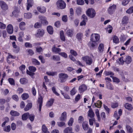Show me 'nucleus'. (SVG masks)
<instances>
[{"label":"nucleus","instance_id":"obj_2","mask_svg":"<svg viewBox=\"0 0 133 133\" xmlns=\"http://www.w3.org/2000/svg\"><path fill=\"white\" fill-rule=\"evenodd\" d=\"M86 13L87 15L91 18L94 17L96 14V12L95 10L92 8L88 9L86 11Z\"/></svg>","mask_w":133,"mask_h":133},{"label":"nucleus","instance_id":"obj_44","mask_svg":"<svg viewBox=\"0 0 133 133\" xmlns=\"http://www.w3.org/2000/svg\"><path fill=\"white\" fill-rule=\"evenodd\" d=\"M43 98L42 96H40L39 97L38 100V103L39 104V105H42Z\"/></svg>","mask_w":133,"mask_h":133},{"label":"nucleus","instance_id":"obj_10","mask_svg":"<svg viewBox=\"0 0 133 133\" xmlns=\"http://www.w3.org/2000/svg\"><path fill=\"white\" fill-rule=\"evenodd\" d=\"M116 5H113L110 6L108 9V12L110 14H112L115 11L116 9Z\"/></svg>","mask_w":133,"mask_h":133},{"label":"nucleus","instance_id":"obj_46","mask_svg":"<svg viewBox=\"0 0 133 133\" xmlns=\"http://www.w3.org/2000/svg\"><path fill=\"white\" fill-rule=\"evenodd\" d=\"M35 117V116L34 114H30L29 113L28 118L29 119L31 122H33L34 121Z\"/></svg>","mask_w":133,"mask_h":133},{"label":"nucleus","instance_id":"obj_27","mask_svg":"<svg viewBox=\"0 0 133 133\" xmlns=\"http://www.w3.org/2000/svg\"><path fill=\"white\" fill-rule=\"evenodd\" d=\"M102 103L101 101L98 100L96 103H95L94 104L96 107L101 108L102 107Z\"/></svg>","mask_w":133,"mask_h":133},{"label":"nucleus","instance_id":"obj_61","mask_svg":"<svg viewBox=\"0 0 133 133\" xmlns=\"http://www.w3.org/2000/svg\"><path fill=\"white\" fill-rule=\"evenodd\" d=\"M59 54L65 58H66L68 57L67 54L65 52H61L59 53Z\"/></svg>","mask_w":133,"mask_h":133},{"label":"nucleus","instance_id":"obj_38","mask_svg":"<svg viewBox=\"0 0 133 133\" xmlns=\"http://www.w3.org/2000/svg\"><path fill=\"white\" fill-rule=\"evenodd\" d=\"M8 81L11 85H15V81L13 78H9L8 79Z\"/></svg>","mask_w":133,"mask_h":133},{"label":"nucleus","instance_id":"obj_24","mask_svg":"<svg viewBox=\"0 0 133 133\" xmlns=\"http://www.w3.org/2000/svg\"><path fill=\"white\" fill-rule=\"evenodd\" d=\"M10 114L12 116L14 117L18 116L20 115V114L19 112L13 110L11 111Z\"/></svg>","mask_w":133,"mask_h":133},{"label":"nucleus","instance_id":"obj_23","mask_svg":"<svg viewBox=\"0 0 133 133\" xmlns=\"http://www.w3.org/2000/svg\"><path fill=\"white\" fill-rule=\"evenodd\" d=\"M52 51L56 54L59 53L61 51V49L58 48H56L54 45L52 48Z\"/></svg>","mask_w":133,"mask_h":133},{"label":"nucleus","instance_id":"obj_40","mask_svg":"<svg viewBox=\"0 0 133 133\" xmlns=\"http://www.w3.org/2000/svg\"><path fill=\"white\" fill-rule=\"evenodd\" d=\"M57 72L56 71L55 72H50L47 71L46 72V74L49 76H54L55 75H57Z\"/></svg>","mask_w":133,"mask_h":133},{"label":"nucleus","instance_id":"obj_16","mask_svg":"<svg viewBox=\"0 0 133 133\" xmlns=\"http://www.w3.org/2000/svg\"><path fill=\"white\" fill-rule=\"evenodd\" d=\"M54 101V98H50L47 102L46 104V106L48 107H50L53 105Z\"/></svg>","mask_w":133,"mask_h":133},{"label":"nucleus","instance_id":"obj_51","mask_svg":"<svg viewBox=\"0 0 133 133\" xmlns=\"http://www.w3.org/2000/svg\"><path fill=\"white\" fill-rule=\"evenodd\" d=\"M52 59L54 60L59 61L60 60V58L58 56L53 55L52 57Z\"/></svg>","mask_w":133,"mask_h":133},{"label":"nucleus","instance_id":"obj_32","mask_svg":"<svg viewBox=\"0 0 133 133\" xmlns=\"http://www.w3.org/2000/svg\"><path fill=\"white\" fill-rule=\"evenodd\" d=\"M25 23L23 22H21L19 24V27L20 29L22 30H24L25 29Z\"/></svg>","mask_w":133,"mask_h":133},{"label":"nucleus","instance_id":"obj_37","mask_svg":"<svg viewBox=\"0 0 133 133\" xmlns=\"http://www.w3.org/2000/svg\"><path fill=\"white\" fill-rule=\"evenodd\" d=\"M20 82L21 83L24 84L28 82V80L26 78H21L20 79Z\"/></svg>","mask_w":133,"mask_h":133},{"label":"nucleus","instance_id":"obj_52","mask_svg":"<svg viewBox=\"0 0 133 133\" xmlns=\"http://www.w3.org/2000/svg\"><path fill=\"white\" fill-rule=\"evenodd\" d=\"M106 87L108 89L110 90H113L114 89L112 85L109 83L107 84Z\"/></svg>","mask_w":133,"mask_h":133},{"label":"nucleus","instance_id":"obj_41","mask_svg":"<svg viewBox=\"0 0 133 133\" xmlns=\"http://www.w3.org/2000/svg\"><path fill=\"white\" fill-rule=\"evenodd\" d=\"M8 55L6 57V59L7 61H8V59H9L11 58L12 59H15L16 58L15 56H12L10 53H8Z\"/></svg>","mask_w":133,"mask_h":133},{"label":"nucleus","instance_id":"obj_39","mask_svg":"<svg viewBox=\"0 0 133 133\" xmlns=\"http://www.w3.org/2000/svg\"><path fill=\"white\" fill-rule=\"evenodd\" d=\"M24 17L25 18L29 19L31 18L32 16V14L29 12L25 13L24 14Z\"/></svg>","mask_w":133,"mask_h":133},{"label":"nucleus","instance_id":"obj_59","mask_svg":"<svg viewBox=\"0 0 133 133\" xmlns=\"http://www.w3.org/2000/svg\"><path fill=\"white\" fill-rule=\"evenodd\" d=\"M77 4L78 5H82L84 4L83 0H77Z\"/></svg>","mask_w":133,"mask_h":133},{"label":"nucleus","instance_id":"obj_21","mask_svg":"<svg viewBox=\"0 0 133 133\" xmlns=\"http://www.w3.org/2000/svg\"><path fill=\"white\" fill-rule=\"evenodd\" d=\"M29 113L28 112L24 113L22 116V119L23 121H26L28 118Z\"/></svg>","mask_w":133,"mask_h":133},{"label":"nucleus","instance_id":"obj_62","mask_svg":"<svg viewBox=\"0 0 133 133\" xmlns=\"http://www.w3.org/2000/svg\"><path fill=\"white\" fill-rule=\"evenodd\" d=\"M39 59L41 61V62L42 63H44L45 62V60L43 56L40 55L38 57Z\"/></svg>","mask_w":133,"mask_h":133},{"label":"nucleus","instance_id":"obj_6","mask_svg":"<svg viewBox=\"0 0 133 133\" xmlns=\"http://www.w3.org/2000/svg\"><path fill=\"white\" fill-rule=\"evenodd\" d=\"M45 33L44 30L42 29H39L37 31V33L35 34V36L39 38L42 37Z\"/></svg>","mask_w":133,"mask_h":133},{"label":"nucleus","instance_id":"obj_7","mask_svg":"<svg viewBox=\"0 0 133 133\" xmlns=\"http://www.w3.org/2000/svg\"><path fill=\"white\" fill-rule=\"evenodd\" d=\"M0 5L1 8L4 11H6L8 9V5L3 1H0Z\"/></svg>","mask_w":133,"mask_h":133},{"label":"nucleus","instance_id":"obj_36","mask_svg":"<svg viewBox=\"0 0 133 133\" xmlns=\"http://www.w3.org/2000/svg\"><path fill=\"white\" fill-rule=\"evenodd\" d=\"M21 97L23 100H25L29 98V96L28 94L24 93L22 95Z\"/></svg>","mask_w":133,"mask_h":133},{"label":"nucleus","instance_id":"obj_49","mask_svg":"<svg viewBox=\"0 0 133 133\" xmlns=\"http://www.w3.org/2000/svg\"><path fill=\"white\" fill-rule=\"evenodd\" d=\"M82 10L81 8H78L76 9V12L78 16L80 15L82 12Z\"/></svg>","mask_w":133,"mask_h":133},{"label":"nucleus","instance_id":"obj_33","mask_svg":"<svg viewBox=\"0 0 133 133\" xmlns=\"http://www.w3.org/2000/svg\"><path fill=\"white\" fill-rule=\"evenodd\" d=\"M72 127H68L66 128L64 130V133H69L71 132L72 131Z\"/></svg>","mask_w":133,"mask_h":133},{"label":"nucleus","instance_id":"obj_34","mask_svg":"<svg viewBox=\"0 0 133 133\" xmlns=\"http://www.w3.org/2000/svg\"><path fill=\"white\" fill-rule=\"evenodd\" d=\"M88 115L89 117L91 118H93L94 117V114L91 109H89L88 114Z\"/></svg>","mask_w":133,"mask_h":133},{"label":"nucleus","instance_id":"obj_5","mask_svg":"<svg viewBox=\"0 0 133 133\" xmlns=\"http://www.w3.org/2000/svg\"><path fill=\"white\" fill-rule=\"evenodd\" d=\"M56 4L58 8L61 9H63L66 7V4L62 0H58L56 2Z\"/></svg>","mask_w":133,"mask_h":133},{"label":"nucleus","instance_id":"obj_1","mask_svg":"<svg viewBox=\"0 0 133 133\" xmlns=\"http://www.w3.org/2000/svg\"><path fill=\"white\" fill-rule=\"evenodd\" d=\"M59 80L61 83L65 82L69 77L68 75L66 74L61 73L58 74Z\"/></svg>","mask_w":133,"mask_h":133},{"label":"nucleus","instance_id":"obj_28","mask_svg":"<svg viewBox=\"0 0 133 133\" xmlns=\"http://www.w3.org/2000/svg\"><path fill=\"white\" fill-rule=\"evenodd\" d=\"M104 49V44L103 43H100L98 46L99 52L101 53L103 52Z\"/></svg>","mask_w":133,"mask_h":133},{"label":"nucleus","instance_id":"obj_47","mask_svg":"<svg viewBox=\"0 0 133 133\" xmlns=\"http://www.w3.org/2000/svg\"><path fill=\"white\" fill-rule=\"evenodd\" d=\"M74 122V118L72 117H71L68 122V125L70 127L72 126Z\"/></svg>","mask_w":133,"mask_h":133},{"label":"nucleus","instance_id":"obj_50","mask_svg":"<svg viewBox=\"0 0 133 133\" xmlns=\"http://www.w3.org/2000/svg\"><path fill=\"white\" fill-rule=\"evenodd\" d=\"M4 131L6 132L10 131L11 128L10 126L8 125L6 126L5 127L3 128Z\"/></svg>","mask_w":133,"mask_h":133},{"label":"nucleus","instance_id":"obj_55","mask_svg":"<svg viewBox=\"0 0 133 133\" xmlns=\"http://www.w3.org/2000/svg\"><path fill=\"white\" fill-rule=\"evenodd\" d=\"M52 90L53 92L56 95L58 96H59V94L57 92L56 90V88L54 87H52Z\"/></svg>","mask_w":133,"mask_h":133},{"label":"nucleus","instance_id":"obj_30","mask_svg":"<svg viewBox=\"0 0 133 133\" xmlns=\"http://www.w3.org/2000/svg\"><path fill=\"white\" fill-rule=\"evenodd\" d=\"M127 133H132L133 129L132 128L130 125H127L126 126Z\"/></svg>","mask_w":133,"mask_h":133},{"label":"nucleus","instance_id":"obj_64","mask_svg":"<svg viewBox=\"0 0 133 133\" xmlns=\"http://www.w3.org/2000/svg\"><path fill=\"white\" fill-rule=\"evenodd\" d=\"M75 87L73 88L70 91V94L71 96L74 95L76 93Z\"/></svg>","mask_w":133,"mask_h":133},{"label":"nucleus","instance_id":"obj_11","mask_svg":"<svg viewBox=\"0 0 133 133\" xmlns=\"http://www.w3.org/2000/svg\"><path fill=\"white\" fill-rule=\"evenodd\" d=\"M87 86L85 84H83L80 85L79 88V90L80 93H83L87 89Z\"/></svg>","mask_w":133,"mask_h":133},{"label":"nucleus","instance_id":"obj_57","mask_svg":"<svg viewBox=\"0 0 133 133\" xmlns=\"http://www.w3.org/2000/svg\"><path fill=\"white\" fill-rule=\"evenodd\" d=\"M84 120V118L82 116H79L78 119V122L79 123H83Z\"/></svg>","mask_w":133,"mask_h":133},{"label":"nucleus","instance_id":"obj_26","mask_svg":"<svg viewBox=\"0 0 133 133\" xmlns=\"http://www.w3.org/2000/svg\"><path fill=\"white\" fill-rule=\"evenodd\" d=\"M32 105L31 103H28L24 108V111H27L30 109L32 108Z\"/></svg>","mask_w":133,"mask_h":133},{"label":"nucleus","instance_id":"obj_13","mask_svg":"<svg viewBox=\"0 0 133 133\" xmlns=\"http://www.w3.org/2000/svg\"><path fill=\"white\" fill-rule=\"evenodd\" d=\"M83 35V34L81 32L78 33L76 35V38H77L78 41L81 43L82 42V39Z\"/></svg>","mask_w":133,"mask_h":133},{"label":"nucleus","instance_id":"obj_14","mask_svg":"<svg viewBox=\"0 0 133 133\" xmlns=\"http://www.w3.org/2000/svg\"><path fill=\"white\" fill-rule=\"evenodd\" d=\"M7 31L9 34H12L13 32V28L11 24H9L7 27Z\"/></svg>","mask_w":133,"mask_h":133},{"label":"nucleus","instance_id":"obj_63","mask_svg":"<svg viewBox=\"0 0 133 133\" xmlns=\"http://www.w3.org/2000/svg\"><path fill=\"white\" fill-rule=\"evenodd\" d=\"M26 51L28 54L30 56H32L34 54L33 51L31 49H28L26 50Z\"/></svg>","mask_w":133,"mask_h":133},{"label":"nucleus","instance_id":"obj_48","mask_svg":"<svg viewBox=\"0 0 133 133\" xmlns=\"http://www.w3.org/2000/svg\"><path fill=\"white\" fill-rule=\"evenodd\" d=\"M29 71L32 72H35L36 70V68L35 67L33 66H30L29 67Z\"/></svg>","mask_w":133,"mask_h":133},{"label":"nucleus","instance_id":"obj_19","mask_svg":"<svg viewBox=\"0 0 133 133\" xmlns=\"http://www.w3.org/2000/svg\"><path fill=\"white\" fill-rule=\"evenodd\" d=\"M19 11L18 10V8L16 7L15 8V10L12 12L13 15L16 17H18L19 15Z\"/></svg>","mask_w":133,"mask_h":133},{"label":"nucleus","instance_id":"obj_45","mask_svg":"<svg viewBox=\"0 0 133 133\" xmlns=\"http://www.w3.org/2000/svg\"><path fill=\"white\" fill-rule=\"evenodd\" d=\"M110 77L112 79L114 82L117 83H118L120 82V80L117 77L113 76H110Z\"/></svg>","mask_w":133,"mask_h":133},{"label":"nucleus","instance_id":"obj_22","mask_svg":"<svg viewBox=\"0 0 133 133\" xmlns=\"http://www.w3.org/2000/svg\"><path fill=\"white\" fill-rule=\"evenodd\" d=\"M47 30L48 33L50 35H52L54 32L53 28L51 26H48L47 27Z\"/></svg>","mask_w":133,"mask_h":133},{"label":"nucleus","instance_id":"obj_53","mask_svg":"<svg viewBox=\"0 0 133 133\" xmlns=\"http://www.w3.org/2000/svg\"><path fill=\"white\" fill-rule=\"evenodd\" d=\"M105 75L106 76L111 75V76H113L114 75V74L112 72L110 71H106L105 72Z\"/></svg>","mask_w":133,"mask_h":133},{"label":"nucleus","instance_id":"obj_3","mask_svg":"<svg viewBox=\"0 0 133 133\" xmlns=\"http://www.w3.org/2000/svg\"><path fill=\"white\" fill-rule=\"evenodd\" d=\"M100 38V35L97 34H92L91 35L90 40L91 41L98 42Z\"/></svg>","mask_w":133,"mask_h":133},{"label":"nucleus","instance_id":"obj_60","mask_svg":"<svg viewBox=\"0 0 133 133\" xmlns=\"http://www.w3.org/2000/svg\"><path fill=\"white\" fill-rule=\"evenodd\" d=\"M118 102H115L112 103L111 106V108H115L118 106Z\"/></svg>","mask_w":133,"mask_h":133},{"label":"nucleus","instance_id":"obj_29","mask_svg":"<svg viewBox=\"0 0 133 133\" xmlns=\"http://www.w3.org/2000/svg\"><path fill=\"white\" fill-rule=\"evenodd\" d=\"M66 34L68 37H72L73 35V30L72 29H69L66 32Z\"/></svg>","mask_w":133,"mask_h":133},{"label":"nucleus","instance_id":"obj_31","mask_svg":"<svg viewBox=\"0 0 133 133\" xmlns=\"http://www.w3.org/2000/svg\"><path fill=\"white\" fill-rule=\"evenodd\" d=\"M42 130L43 133H49V132L48 131L47 128L44 124L42 125Z\"/></svg>","mask_w":133,"mask_h":133},{"label":"nucleus","instance_id":"obj_15","mask_svg":"<svg viewBox=\"0 0 133 133\" xmlns=\"http://www.w3.org/2000/svg\"><path fill=\"white\" fill-rule=\"evenodd\" d=\"M82 127L84 130L85 131L87 130L89 128L88 122L86 121L83 122L82 123Z\"/></svg>","mask_w":133,"mask_h":133},{"label":"nucleus","instance_id":"obj_43","mask_svg":"<svg viewBox=\"0 0 133 133\" xmlns=\"http://www.w3.org/2000/svg\"><path fill=\"white\" fill-rule=\"evenodd\" d=\"M114 43L116 44L118 43H119V39L117 36L116 35L114 36L113 38Z\"/></svg>","mask_w":133,"mask_h":133},{"label":"nucleus","instance_id":"obj_17","mask_svg":"<svg viewBox=\"0 0 133 133\" xmlns=\"http://www.w3.org/2000/svg\"><path fill=\"white\" fill-rule=\"evenodd\" d=\"M60 38L62 42H64L65 41V38L63 30H61L59 32Z\"/></svg>","mask_w":133,"mask_h":133},{"label":"nucleus","instance_id":"obj_8","mask_svg":"<svg viewBox=\"0 0 133 133\" xmlns=\"http://www.w3.org/2000/svg\"><path fill=\"white\" fill-rule=\"evenodd\" d=\"M124 62L127 64H128L131 62L132 59L131 57L129 56H124Z\"/></svg>","mask_w":133,"mask_h":133},{"label":"nucleus","instance_id":"obj_4","mask_svg":"<svg viewBox=\"0 0 133 133\" xmlns=\"http://www.w3.org/2000/svg\"><path fill=\"white\" fill-rule=\"evenodd\" d=\"M82 59L86 62V64L88 65H91L92 63V58L88 56H86L82 57Z\"/></svg>","mask_w":133,"mask_h":133},{"label":"nucleus","instance_id":"obj_56","mask_svg":"<svg viewBox=\"0 0 133 133\" xmlns=\"http://www.w3.org/2000/svg\"><path fill=\"white\" fill-rule=\"evenodd\" d=\"M12 98L15 101L17 102L19 100V98L18 96L17 95H14L12 96Z\"/></svg>","mask_w":133,"mask_h":133},{"label":"nucleus","instance_id":"obj_25","mask_svg":"<svg viewBox=\"0 0 133 133\" xmlns=\"http://www.w3.org/2000/svg\"><path fill=\"white\" fill-rule=\"evenodd\" d=\"M37 8L38 10L41 13H44L46 11V8L44 6H38Z\"/></svg>","mask_w":133,"mask_h":133},{"label":"nucleus","instance_id":"obj_20","mask_svg":"<svg viewBox=\"0 0 133 133\" xmlns=\"http://www.w3.org/2000/svg\"><path fill=\"white\" fill-rule=\"evenodd\" d=\"M125 108L128 110H131L133 108L132 105L128 103H126L124 105Z\"/></svg>","mask_w":133,"mask_h":133},{"label":"nucleus","instance_id":"obj_9","mask_svg":"<svg viewBox=\"0 0 133 133\" xmlns=\"http://www.w3.org/2000/svg\"><path fill=\"white\" fill-rule=\"evenodd\" d=\"M98 44L97 42H95L91 41L89 42L88 43V45L90 49H95L97 46Z\"/></svg>","mask_w":133,"mask_h":133},{"label":"nucleus","instance_id":"obj_58","mask_svg":"<svg viewBox=\"0 0 133 133\" xmlns=\"http://www.w3.org/2000/svg\"><path fill=\"white\" fill-rule=\"evenodd\" d=\"M70 18L71 19H72L73 18V16L74 15V12L73 9L72 8L70 9Z\"/></svg>","mask_w":133,"mask_h":133},{"label":"nucleus","instance_id":"obj_12","mask_svg":"<svg viewBox=\"0 0 133 133\" xmlns=\"http://www.w3.org/2000/svg\"><path fill=\"white\" fill-rule=\"evenodd\" d=\"M67 118V113L64 111L61 114V117L59 118V120L61 121H64L66 120Z\"/></svg>","mask_w":133,"mask_h":133},{"label":"nucleus","instance_id":"obj_35","mask_svg":"<svg viewBox=\"0 0 133 133\" xmlns=\"http://www.w3.org/2000/svg\"><path fill=\"white\" fill-rule=\"evenodd\" d=\"M61 94L64 96V97L66 99H70V97L69 95L66 93H64L62 90L60 91Z\"/></svg>","mask_w":133,"mask_h":133},{"label":"nucleus","instance_id":"obj_54","mask_svg":"<svg viewBox=\"0 0 133 133\" xmlns=\"http://www.w3.org/2000/svg\"><path fill=\"white\" fill-rule=\"evenodd\" d=\"M107 28V31H108L109 33H110L112 31L113 29L111 25H109L108 26Z\"/></svg>","mask_w":133,"mask_h":133},{"label":"nucleus","instance_id":"obj_42","mask_svg":"<svg viewBox=\"0 0 133 133\" xmlns=\"http://www.w3.org/2000/svg\"><path fill=\"white\" fill-rule=\"evenodd\" d=\"M32 63L36 65H39L40 64V62L37 59L33 58L32 60Z\"/></svg>","mask_w":133,"mask_h":133},{"label":"nucleus","instance_id":"obj_18","mask_svg":"<svg viewBox=\"0 0 133 133\" xmlns=\"http://www.w3.org/2000/svg\"><path fill=\"white\" fill-rule=\"evenodd\" d=\"M129 18L128 16H124L122 19V25L126 24L129 22Z\"/></svg>","mask_w":133,"mask_h":133}]
</instances>
